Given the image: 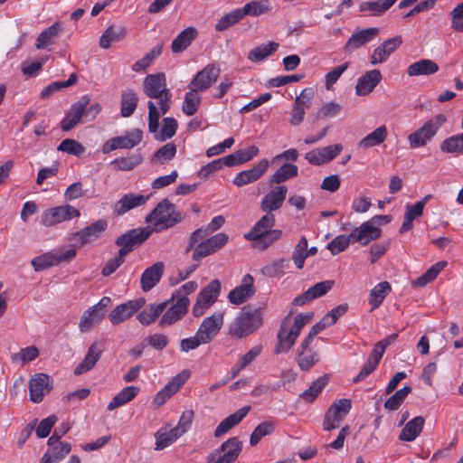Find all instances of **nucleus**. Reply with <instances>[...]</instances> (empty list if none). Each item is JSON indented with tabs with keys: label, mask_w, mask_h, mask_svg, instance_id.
I'll return each instance as SVG.
<instances>
[{
	"label": "nucleus",
	"mask_w": 463,
	"mask_h": 463,
	"mask_svg": "<svg viewBox=\"0 0 463 463\" xmlns=\"http://www.w3.org/2000/svg\"><path fill=\"white\" fill-rule=\"evenodd\" d=\"M143 91L148 98L158 99V109L154 101L147 102L148 129L156 133L160 116L167 113L172 104V93L166 87L165 73L148 74L143 80Z\"/></svg>",
	"instance_id": "nucleus-1"
},
{
	"label": "nucleus",
	"mask_w": 463,
	"mask_h": 463,
	"mask_svg": "<svg viewBox=\"0 0 463 463\" xmlns=\"http://www.w3.org/2000/svg\"><path fill=\"white\" fill-rule=\"evenodd\" d=\"M182 220V213L168 199L162 200L146 218L147 222L154 224L156 232L172 228Z\"/></svg>",
	"instance_id": "nucleus-2"
},
{
	"label": "nucleus",
	"mask_w": 463,
	"mask_h": 463,
	"mask_svg": "<svg viewBox=\"0 0 463 463\" xmlns=\"http://www.w3.org/2000/svg\"><path fill=\"white\" fill-rule=\"evenodd\" d=\"M282 320L277 334L276 354L288 353L295 345L302 328L309 320Z\"/></svg>",
	"instance_id": "nucleus-3"
},
{
	"label": "nucleus",
	"mask_w": 463,
	"mask_h": 463,
	"mask_svg": "<svg viewBox=\"0 0 463 463\" xmlns=\"http://www.w3.org/2000/svg\"><path fill=\"white\" fill-rule=\"evenodd\" d=\"M74 248H58L39 255L31 260V264L36 272L43 271L61 263L71 262L76 257Z\"/></svg>",
	"instance_id": "nucleus-4"
},
{
	"label": "nucleus",
	"mask_w": 463,
	"mask_h": 463,
	"mask_svg": "<svg viewBox=\"0 0 463 463\" xmlns=\"http://www.w3.org/2000/svg\"><path fill=\"white\" fill-rule=\"evenodd\" d=\"M445 122L446 117L443 114H438L427 120L420 128L408 136L410 147L415 149L426 146Z\"/></svg>",
	"instance_id": "nucleus-5"
},
{
	"label": "nucleus",
	"mask_w": 463,
	"mask_h": 463,
	"mask_svg": "<svg viewBox=\"0 0 463 463\" xmlns=\"http://www.w3.org/2000/svg\"><path fill=\"white\" fill-rule=\"evenodd\" d=\"M80 215V212L71 204L52 207L43 211L41 216V223L45 227H52L78 218Z\"/></svg>",
	"instance_id": "nucleus-6"
},
{
	"label": "nucleus",
	"mask_w": 463,
	"mask_h": 463,
	"mask_svg": "<svg viewBox=\"0 0 463 463\" xmlns=\"http://www.w3.org/2000/svg\"><path fill=\"white\" fill-rule=\"evenodd\" d=\"M242 443L237 437L224 441L214 453L208 456V463H233L240 456Z\"/></svg>",
	"instance_id": "nucleus-7"
},
{
	"label": "nucleus",
	"mask_w": 463,
	"mask_h": 463,
	"mask_svg": "<svg viewBox=\"0 0 463 463\" xmlns=\"http://www.w3.org/2000/svg\"><path fill=\"white\" fill-rule=\"evenodd\" d=\"M143 132L139 128L126 131L123 135L107 140L102 146L103 154H109L117 149H132L141 143Z\"/></svg>",
	"instance_id": "nucleus-8"
},
{
	"label": "nucleus",
	"mask_w": 463,
	"mask_h": 463,
	"mask_svg": "<svg viewBox=\"0 0 463 463\" xmlns=\"http://www.w3.org/2000/svg\"><path fill=\"white\" fill-rule=\"evenodd\" d=\"M221 293V282L218 279L212 280L197 295L193 307V315L196 317L204 315L205 311L217 300Z\"/></svg>",
	"instance_id": "nucleus-9"
},
{
	"label": "nucleus",
	"mask_w": 463,
	"mask_h": 463,
	"mask_svg": "<svg viewBox=\"0 0 463 463\" xmlns=\"http://www.w3.org/2000/svg\"><path fill=\"white\" fill-rule=\"evenodd\" d=\"M151 234L147 228L134 229L119 236L116 240V244L120 246L119 255L126 256L131 252L136 246L142 244Z\"/></svg>",
	"instance_id": "nucleus-10"
},
{
	"label": "nucleus",
	"mask_w": 463,
	"mask_h": 463,
	"mask_svg": "<svg viewBox=\"0 0 463 463\" xmlns=\"http://www.w3.org/2000/svg\"><path fill=\"white\" fill-rule=\"evenodd\" d=\"M228 235L224 232H219L208 239L203 240L197 245L195 244L193 253L194 260H200L222 249L228 242Z\"/></svg>",
	"instance_id": "nucleus-11"
},
{
	"label": "nucleus",
	"mask_w": 463,
	"mask_h": 463,
	"mask_svg": "<svg viewBox=\"0 0 463 463\" xmlns=\"http://www.w3.org/2000/svg\"><path fill=\"white\" fill-rule=\"evenodd\" d=\"M90 99L88 95H84L74 102L69 110L65 112L63 119L60 123V127L63 131L71 130L78 123L80 122L86 107L90 104Z\"/></svg>",
	"instance_id": "nucleus-12"
},
{
	"label": "nucleus",
	"mask_w": 463,
	"mask_h": 463,
	"mask_svg": "<svg viewBox=\"0 0 463 463\" xmlns=\"http://www.w3.org/2000/svg\"><path fill=\"white\" fill-rule=\"evenodd\" d=\"M52 389V380L45 373H36L29 381L30 400L39 403Z\"/></svg>",
	"instance_id": "nucleus-13"
},
{
	"label": "nucleus",
	"mask_w": 463,
	"mask_h": 463,
	"mask_svg": "<svg viewBox=\"0 0 463 463\" xmlns=\"http://www.w3.org/2000/svg\"><path fill=\"white\" fill-rule=\"evenodd\" d=\"M220 69L213 64H208L196 73L188 85V88L196 91L209 89L218 79Z\"/></svg>",
	"instance_id": "nucleus-14"
},
{
	"label": "nucleus",
	"mask_w": 463,
	"mask_h": 463,
	"mask_svg": "<svg viewBox=\"0 0 463 463\" xmlns=\"http://www.w3.org/2000/svg\"><path fill=\"white\" fill-rule=\"evenodd\" d=\"M107 227V221L99 219L80 231L72 233L71 238L80 241V245L83 246L98 240L105 232Z\"/></svg>",
	"instance_id": "nucleus-15"
},
{
	"label": "nucleus",
	"mask_w": 463,
	"mask_h": 463,
	"mask_svg": "<svg viewBox=\"0 0 463 463\" xmlns=\"http://www.w3.org/2000/svg\"><path fill=\"white\" fill-rule=\"evenodd\" d=\"M343 150L341 144L327 146L319 149H314L307 152L305 156L309 164L314 165H321L332 161Z\"/></svg>",
	"instance_id": "nucleus-16"
},
{
	"label": "nucleus",
	"mask_w": 463,
	"mask_h": 463,
	"mask_svg": "<svg viewBox=\"0 0 463 463\" xmlns=\"http://www.w3.org/2000/svg\"><path fill=\"white\" fill-rule=\"evenodd\" d=\"M382 231L371 220L363 222L359 227L354 228L351 232L353 242H359L361 245L365 246L372 241L377 240L381 237Z\"/></svg>",
	"instance_id": "nucleus-17"
},
{
	"label": "nucleus",
	"mask_w": 463,
	"mask_h": 463,
	"mask_svg": "<svg viewBox=\"0 0 463 463\" xmlns=\"http://www.w3.org/2000/svg\"><path fill=\"white\" fill-rule=\"evenodd\" d=\"M334 285L335 281L330 279L317 282L314 286L308 288L304 293L296 297L292 301V305L302 306L307 302L321 298L329 292Z\"/></svg>",
	"instance_id": "nucleus-18"
},
{
	"label": "nucleus",
	"mask_w": 463,
	"mask_h": 463,
	"mask_svg": "<svg viewBox=\"0 0 463 463\" xmlns=\"http://www.w3.org/2000/svg\"><path fill=\"white\" fill-rule=\"evenodd\" d=\"M254 279L251 275L243 276L241 284L234 288L228 294V299L232 304L240 305L247 301L255 293Z\"/></svg>",
	"instance_id": "nucleus-19"
},
{
	"label": "nucleus",
	"mask_w": 463,
	"mask_h": 463,
	"mask_svg": "<svg viewBox=\"0 0 463 463\" xmlns=\"http://www.w3.org/2000/svg\"><path fill=\"white\" fill-rule=\"evenodd\" d=\"M269 162L268 159H261L256 165L248 170H243L236 175L233 184L241 187L259 180L268 170Z\"/></svg>",
	"instance_id": "nucleus-20"
},
{
	"label": "nucleus",
	"mask_w": 463,
	"mask_h": 463,
	"mask_svg": "<svg viewBox=\"0 0 463 463\" xmlns=\"http://www.w3.org/2000/svg\"><path fill=\"white\" fill-rule=\"evenodd\" d=\"M288 194L286 185H278L273 187L261 200L260 208L262 211L271 213L279 209Z\"/></svg>",
	"instance_id": "nucleus-21"
},
{
	"label": "nucleus",
	"mask_w": 463,
	"mask_h": 463,
	"mask_svg": "<svg viewBox=\"0 0 463 463\" xmlns=\"http://www.w3.org/2000/svg\"><path fill=\"white\" fill-rule=\"evenodd\" d=\"M383 79L379 70H371L358 78L355 85V94L360 97L369 95Z\"/></svg>",
	"instance_id": "nucleus-22"
},
{
	"label": "nucleus",
	"mask_w": 463,
	"mask_h": 463,
	"mask_svg": "<svg viewBox=\"0 0 463 463\" xmlns=\"http://www.w3.org/2000/svg\"><path fill=\"white\" fill-rule=\"evenodd\" d=\"M402 43V40L400 35L385 40L381 45L374 49L371 56V64L376 65L384 62L389 56L398 49Z\"/></svg>",
	"instance_id": "nucleus-23"
},
{
	"label": "nucleus",
	"mask_w": 463,
	"mask_h": 463,
	"mask_svg": "<svg viewBox=\"0 0 463 463\" xmlns=\"http://www.w3.org/2000/svg\"><path fill=\"white\" fill-rule=\"evenodd\" d=\"M378 33L379 29L376 27H369L356 31L348 39L345 49L346 52H352L354 50L373 41Z\"/></svg>",
	"instance_id": "nucleus-24"
},
{
	"label": "nucleus",
	"mask_w": 463,
	"mask_h": 463,
	"mask_svg": "<svg viewBox=\"0 0 463 463\" xmlns=\"http://www.w3.org/2000/svg\"><path fill=\"white\" fill-rule=\"evenodd\" d=\"M103 346L95 342L88 349V352L83 359L74 369L75 375H81L91 370L97 362L100 359L103 353Z\"/></svg>",
	"instance_id": "nucleus-25"
},
{
	"label": "nucleus",
	"mask_w": 463,
	"mask_h": 463,
	"mask_svg": "<svg viewBox=\"0 0 463 463\" xmlns=\"http://www.w3.org/2000/svg\"><path fill=\"white\" fill-rule=\"evenodd\" d=\"M103 346L95 342L88 349V352L83 359L74 369L75 375H81L91 370L97 362L100 359L103 353Z\"/></svg>",
	"instance_id": "nucleus-26"
},
{
	"label": "nucleus",
	"mask_w": 463,
	"mask_h": 463,
	"mask_svg": "<svg viewBox=\"0 0 463 463\" xmlns=\"http://www.w3.org/2000/svg\"><path fill=\"white\" fill-rule=\"evenodd\" d=\"M103 346L95 342L88 349V352L83 359L74 369L75 375H81L91 370L97 362L100 359L103 353Z\"/></svg>",
	"instance_id": "nucleus-27"
},
{
	"label": "nucleus",
	"mask_w": 463,
	"mask_h": 463,
	"mask_svg": "<svg viewBox=\"0 0 463 463\" xmlns=\"http://www.w3.org/2000/svg\"><path fill=\"white\" fill-rule=\"evenodd\" d=\"M148 199L149 195L127 194L115 203L113 210L118 215H122L136 207L145 204Z\"/></svg>",
	"instance_id": "nucleus-28"
},
{
	"label": "nucleus",
	"mask_w": 463,
	"mask_h": 463,
	"mask_svg": "<svg viewBox=\"0 0 463 463\" xmlns=\"http://www.w3.org/2000/svg\"><path fill=\"white\" fill-rule=\"evenodd\" d=\"M262 320H235L229 326V334L234 338H243L254 333Z\"/></svg>",
	"instance_id": "nucleus-29"
},
{
	"label": "nucleus",
	"mask_w": 463,
	"mask_h": 463,
	"mask_svg": "<svg viewBox=\"0 0 463 463\" xmlns=\"http://www.w3.org/2000/svg\"><path fill=\"white\" fill-rule=\"evenodd\" d=\"M275 225V216L271 213H266L251 228V230L244 235L248 241L256 240L261 238L275 229H272Z\"/></svg>",
	"instance_id": "nucleus-30"
},
{
	"label": "nucleus",
	"mask_w": 463,
	"mask_h": 463,
	"mask_svg": "<svg viewBox=\"0 0 463 463\" xmlns=\"http://www.w3.org/2000/svg\"><path fill=\"white\" fill-rule=\"evenodd\" d=\"M145 299L139 298L117 306L109 314V318H130L145 305Z\"/></svg>",
	"instance_id": "nucleus-31"
},
{
	"label": "nucleus",
	"mask_w": 463,
	"mask_h": 463,
	"mask_svg": "<svg viewBox=\"0 0 463 463\" xmlns=\"http://www.w3.org/2000/svg\"><path fill=\"white\" fill-rule=\"evenodd\" d=\"M225 222V219L222 215H217L212 219L208 225L204 228L195 230L190 237L188 250L200 241L205 239L210 233L219 230Z\"/></svg>",
	"instance_id": "nucleus-32"
},
{
	"label": "nucleus",
	"mask_w": 463,
	"mask_h": 463,
	"mask_svg": "<svg viewBox=\"0 0 463 463\" xmlns=\"http://www.w3.org/2000/svg\"><path fill=\"white\" fill-rule=\"evenodd\" d=\"M163 272V262H156L151 267L146 269L140 279L141 288L146 292L152 289L159 282Z\"/></svg>",
	"instance_id": "nucleus-33"
},
{
	"label": "nucleus",
	"mask_w": 463,
	"mask_h": 463,
	"mask_svg": "<svg viewBox=\"0 0 463 463\" xmlns=\"http://www.w3.org/2000/svg\"><path fill=\"white\" fill-rule=\"evenodd\" d=\"M250 411V406H244L223 419L216 427L214 436L217 438L228 432L231 429L239 424L247 416Z\"/></svg>",
	"instance_id": "nucleus-34"
},
{
	"label": "nucleus",
	"mask_w": 463,
	"mask_h": 463,
	"mask_svg": "<svg viewBox=\"0 0 463 463\" xmlns=\"http://www.w3.org/2000/svg\"><path fill=\"white\" fill-rule=\"evenodd\" d=\"M166 302L168 306L163 318H181L186 314L190 304L188 298L174 297L173 293Z\"/></svg>",
	"instance_id": "nucleus-35"
},
{
	"label": "nucleus",
	"mask_w": 463,
	"mask_h": 463,
	"mask_svg": "<svg viewBox=\"0 0 463 463\" xmlns=\"http://www.w3.org/2000/svg\"><path fill=\"white\" fill-rule=\"evenodd\" d=\"M439 70L437 62L430 59H422L409 65L407 74L410 77L429 76Z\"/></svg>",
	"instance_id": "nucleus-36"
},
{
	"label": "nucleus",
	"mask_w": 463,
	"mask_h": 463,
	"mask_svg": "<svg viewBox=\"0 0 463 463\" xmlns=\"http://www.w3.org/2000/svg\"><path fill=\"white\" fill-rule=\"evenodd\" d=\"M223 320H203L196 332V336L202 344L211 342L219 333Z\"/></svg>",
	"instance_id": "nucleus-37"
},
{
	"label": "nucleus",
	"mask_w": 463,
	"mask_h": 463,
	"mask_svg": "<svg viewBox=\"0 0 463 463\" xmlns=\"http://www.w3.org/2000/svg\"><path fill=\"white\" fill-rule=\"evenodd\" d=\"M425 420L421 416H416L409 420L402 430L399 439L401 441H413L421 433Z\"/></svg>",
	"instance_id": "nucleus-38"
},
{
	"label": "nucleus",
	"mask_w": 463,
	"mask_h": 463,
	"mask_svg": "<svg viewBox=\"0 0 463 463\" xmlns=\"http://www.w3.org/2000/svg\"><path fill=\"white\" fill-rule=\"evenodd\" d=\"M388 136V130L385 125H381L376 128L373 132L363 137L359 143L358 147L361 149H368L383 144Z\"/></svg>",
	"instance_id": "nucleus-39"
},
{
	"label": "nucleus",
	"mask_w": 463,
	"mask_h": 463,
	"mask_svg": "<svg viewBox=\"0 0 463 463\" xmlns=\"http://www.w3.org/2000/svg\"><path fill=\"white\" fill-rule=\"evenodd\" d=\"M396 2L397 0L364 1L360 4L359 11L368 13L373 16H380L388 11Z\"/></svg>",
	"instance_id": "nucleus-40"
},
{
	"label": "nucleus",
	"mask_w": 463,
	"mask_h": 463,
	"mask_svg": "<svg viewBox=\"0 0 463 463\" xmlns=\"http://www.w3.org/2000/svg\"><path fill=\"white\" fill-rule=\"evenodd\" d=\"M127 34L124 26L110 25L99 38V46L102 49H109L112 43L121 41Z\"/></svg>",
	"instance_id": "nucleus-41"
},
{
	"label": "nucleus",
	"mask_w": 463,
	"mask_h": 463,
	"mask_svg": "<svg viewBox=\"0 0 463 463\" xmlns=\"http://www.w3.org/2000/svg\"><path fill=\"white\" fill-rule=\"evenodd\" d=\"M139 392V388L137 386H127L123 388L109 403L108 410L113 411L120 406H123L132 401Z\"/></svg>",
	"instance_id": "nucleus-42"
},
{
	"label": "nucleus",
	"mask_w": 463,
	"mask_h": 463,
	"mask_svg": "<svg viewBox=\"0 0 463 463\" xmlns=\"http://www.w3.org/2000/svg\"><path fill=\"white\" fill-rule=\"evenodd\" d=\"M196 37V30L188 27L182 31L172 42L171 50L175 53L184 51Z\"/></svg>",
	"instance_id": "nucleus-43"
},
{
	"label": "nucleus",
	"mask_w": 463,
	"mask_h": 463,
	"mask_svg": "<svg viewBox=\"0 0 463 463\" xmlns=\"http://www.w3.org/2000/svg\"><path fill=\"white\" fill-rule=\"evenodd\" d=\"M423 214L422 203L410 204L405 206V213L400 232L403 233L412 229V222Z\"/></svg>",
	"instance_id": "nucleus-44"
},
{
	"label": "nucleus",
	"mask_w": 463,
	"mask_h": 463,
	"mask_svg": "<svg viewBox=\"0 0 463 463\" xmlns=\"http://www.w3.org/2000/svg\"><path fill=\"white\" fill-rule=\"evenodd\" d=\"M447 265L448 262L446 260H440L433 264L424 274L412 281V286L420 288L425 287L427 284L434 280Z\"/></svg>",
	"instance_id": "nucleus-45"
},
{
	"label": "nucleus",
	"mask_w": 463,
	"mask_h": 463,
	"mask_svg": "<svg viewBox=\"0 0 463 463\" xmlns=\"http://www.w3.org/2000/svg\"><path fill=\"white\" fill-rule=\"evenodd\" d=\"M138 98L132 90H125L121 94L120 113L124 118L130 117L137 109Z\"/></svg>",
	"instance_id": "nucleus-46"
},
{
	"label": "nucleus",
	"mask_w": 463,
	"mask_h": 463,
	"mask_svg": "<svg viewBox=\"0 0 463 463\" xmlns=\"http://www.w3.org/2000/svg\"><path fill=\"white\" fill-rule=\"evenodd\" d=\"M61 31V24L54 23L43 30L36 39L35 47L38 50L44 49L50 44L54 43L55 37Z\"/></svg>",
	"instance_id": "nucleus-47"
},
{
	"label": "nucleus",
	"mask_w": 463,
	"mask_h": 463,
	"mask_svg": "<svg viewBox=\"0 0 463 463\" xmlns=\"http://www.w3.org/2000/svg\"><path fill=\"white\" fill-rule=\"evenodd\" d=\"M390 292L391 285L387 281L380 282L374 286L369 294V305L371 309L373 310L378 307Z\"/></svg>",
	"instance_id": "nucleus-48"
},
{
	"label": "nucleus",
	"mask_w": 463,
	"mask_h": 463,
	"mask_svg": "<svg viewBox=\"0 0 463 463\" xmlns=\"http://www.w3.org/2000/svg\"><path fill=\"white\" fill-rule=\"evenodd\" d=\"M298 167L296 165L286 163L282 165L270 177V184H279L298 175Z\"/></svg>",
	"instance_id": "nucleus-49"
},
{
	"label": "nucleus",
	"mask_w": 463,
	"mask_h": 463,
	"mask_svg": "<svg viewBox=\"0 0 463 463\" xmlns=\"http://www.w3.org/2000/svg\"><path fill=\"white\" fill-rule=\"evenodd\" d=\"M272 9L269 0H257L247 3L242 8L243 15L259 16Z\"/></svg>",
	"instance_id": "nucleus-50"
},
{
	"label": "nucleus",
	"mask_w": 463,
	"mask_h": 463,
	"mask_svg": "<svg viewBox=\"0 0 463 463\" xmlns=\"http://www.w3.org/2000/svg\"><path fill=\"white\" fill-rule=\"evenodd\" d=\"M328 383L326 374L318 377L305 390L299 397L307 402H313Z\"/></svg>",
	"instance_id": "nucleus-51"
},
{
	"label": "nucleus",
	"mask_w": 463,
	"mask_h": 463,
	"mask_svg": "<svg viewBox=\"0 0 463 463\" xmlns=\"http://www.w3.org/2000/svg\"><path fill=\"white\" fill-rule=\"evenodd\" d=\"M279 48V43L269 42L267 44H261L253 48L248 54V59L254 62H259L269 57Z\"/></svg>",
	"instance_id": "nucleus-52"
},
{
	"label": "nucleus",
	"mask_w": 463,
	"mask_h": 463,
	"mask_svg": "<svg viewBox=\"0 0 463 463\" xmlns=\"http://www.w3.org/2000/svg\"><path fill=\"white\" fill-rule=\"evenodd\" d=\"M49 447L43 455L49 457L52 463L61 461L71 450V446L68 442H60Z\"/></svg>",
	"instance_id": "nucleus-53"
},
{
	"label": "nucleus",
	"mask_w": 463,
	"mask_h": 463,
	"mask_svg": "<svg viewBox=\"0 0 463 463\" xmlns=\"http://www.w3.org/2000/svg\"><path fill=\"white\" fill-rule=\"evenodd\" d=\"M276 424L274 421L266 420L260 423L252 431L250 437V446H256L263 437L270 435L274 432Z\"/></svg>",
	"instance_id": "nucleus-54"
},
{
	"label": "nucleus",
	"mask_w": 463,
	"mask_h": 463,
	"mask_svg": "<svg viewBox=\"0 0 463 463\" xmlns=\"http://www.w3.org/2000/svg\"><path fill=\"white\" fill-rule=\"evenodd\" d=\"M411 391L412 388L410 385H405L402 389L396 391L385 401L384 408L389 411L398 410Z\"/></svg>",
	"instance_id": "nucleus-55"
},
{
	"label": "nucleus",
	"mask_w": 463,
	"mask_h": 463,
	"mask_svg": "<svg viewBox=\"0 0 463 463\" xmlns=\"http://www.w3.org/2000/svg\"><path fill=\"white\" fill-rule=\"evenodd\" d=\"M111 304L109 297H103L94 306L88 308L82 315L81 318H102L105 317L108 307Z\"/></svg>",
	"instance_id": "nucleus-56"
},
{
	"label": "nucleus",
	"mask_w": 463,
	"mask_h": 463,
	"mask_svg": "<svg viewBox=\"0 0 463 463\" xmlns=\"http://www.w3.org/2000/svg\"><path fill=\"white\" fill-rule=\"evenodd\" d=\"M440 150L449 154H463V133L446 138L440 145Z\"/></svg>",
	"instance_id": "nucleus-57"
},
{
	"label": "nucleus",
	"mask_w": 463,
	"mask_h": 463,
	"mask_svg": "<svg viewBox=\"0 0 463 463\" xmlns=\"http://www.w3.org/2000/svg\"><path fill=\"white\" fill-rule=\"evenodd\" d=\"M197 92L196 90H190L184 96L182 110L187 116H192L198 110L201 98Z\"/></svg>",
	"instance_id": "nucleus-58"
},
{
	"label": "nucleus",
	"mask_w": 463,
	"mask_h": 463,
	"mask_svg": "<svg viewBox=\"0 0 463 463\" xmlns=\"http://www.w3.org/2000/svg\"><path fill=\"white\" fill-rule=\"evenodd\" d=\"M243 17L244 15L242 14L241 8L235 9L218 20L217 24H215V29L217 31H224L230 26L237 24Z\"/></svg>",
	"instance_id": "nucleus-59"
},
{
	"label": "nucleus",
	"mask_w": 463,
	"mask_h": 463,
	"mask_svg": "<svg viewBox=\"0 0 463 463\" xmlns=\"http://www.w3.org/2000/svg\"><path fill=\"white\" fill-rule=\"evenodd\" d=\"M58 151L67 153L75 156H80L86 151V148L75 139L66 138L62 140L57 147Z\"/></svg>",
	"instance_id": "nucleus-60"
},
{
	"label": "nucleus",
	"mask_w": 463,
	"mask_h": 463,
	"mask_svg": "<svg viewBox=\"0 0 463 463\" xmlns=\"http://www.w3.org/2000/svg\"><path fill=\"white\" fill-rule=\"evenodd\" d=\"M307 240L305 236H302L298 244L295 246L292 254V260L296 267L299 269H303L305 260L307 258Z\"/></svg>",
	"instance_id": "nucleus-61"
},
{
	"label": "nucleus",
	"mask_w": 463,
	"mask_h": 463,
	"mask_svg": "<svg viewBox=\"0 0 463 463\" xmlns=\"http://www.w3.org/2000/svg\"><path fill=\"white\" fill-rule=\"evenodd\" d=\"M39 356V349L34 345L22 348L18 353L11 355L13 362L20 361L22 364H25L35 360Z\"/></svg>",
	"instance_id": "nucleus-62"
},
{
	"label": "nucleus",
	"mask_w": 463,
	"mask_h": 463,
	"mask_svg": "<svg viewBox=\"0 0 463 463\" xmlns=\"http://www.w3.org/2000/svg\"><path fill=\"white\" fill-rule=\"evenodd\" d=\"M351 242H353L351 233L349 235H338L331 242L328 243L327 249L333 255H337L344 251Z\"/></svg>",
	"instance_id": "nucleus-63"
},
{
	"label": "nucleus",
	"mask_w": 463,
	"mask_h": 463,
	"mask_svg": "<svg viewBox=\"0 0 463 463\" xmlns=\"http://www.w3.org/2000/svg\"><path fill=\"white\" fill-rule=\"evenodd\" d=\"M288 261L286 259H279L273 262L267 264L262 268V274L273 278L279 274H283L284 269L288 267Z\"/></svg>",
	"instance_id": "nucleus-64"
}]
</instances>
